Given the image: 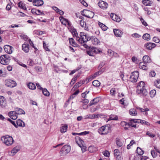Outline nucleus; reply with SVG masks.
<instances>
[{
	"label": "nucleus",
	"mask_w": 160,
	"mask_h": 160,
	"mask_svg": "<svg viewBox=\"0 0 160 160\" xmlns=\"http://www.w3.org/2000/svg\"><path fill=\"white\" fill-rule=\"evenodd\" d=\"M5 98L3 96H0V105L2 107L4 106L3 105L4 103V102L5 101Z\"/></svg>",
	"instance_id": "44"
},
{
	"label": "nucleus",
	"mask_w": 160,
	"mask_h": 160,
	"mask_svg": "<svg viewBox=\"0 0 160 160\" xmlns=\"http://www.w3.org/2000/svg\"><path fill=\"white\" fill-rule=\"evenodd\" d=\"M70 44L73 47H77L78 44L75 42L74 39L72 38H69L68 39Z\"/></svg>",
	"instance_id": "26"
},
{
	"label": "nucleus",
	"mask_w": 160,
	"mask_h": 160,
	"mask_svg": "<svg viewBox=\"0 0 160 160\" xmlns=\"http://www.w3.org/2000/svg\"><path fill=\"white\" fill-rule=\"evenodd\" d=\"M92 43L94 45H98L100 43V41L97 38H96L95 36H92L91 37V39H90Z\"/></svg>",
	"instance_id": "17"
},
{
	"label": "nucleus",
	"mask_w": 160,
	"mask_h": 160,
	"mask_svg": "<svg viewBox=\"0 0 160 160\" xmlns=\"http://www.w3.org/2000/svg\"><path fill=\"white\" fill-rule=\"evenodd\" d=\"M154 85L157 88H160V79H158L154 81Z\"/></svg>",
	"instance_id": "40"
},
{
	"label": "nucleus",
	"mask_w": 160,
	"mask_h": 160,
	"mask_svg": "<svg viewBox=\"0 0 160 160\" xmlns=\"http://www.w3.org/2000/svg\"><path fill=\"white\" fill-rule=\"evenodd\" d=\"M98 24L103 30L105 31L107 30L108 28L105 24L99 22H98Z\"/></svg>",
	"instance_id": "36"
},
{
	"label": "nucleus",
	"mask_w": 160,
	"mask_h": 160,
	"mask_svg": "<svg viewBox=\"0 0 160 160\" xmlns=\"http://www.w3.org/2000/svg\"><path fill=\"white\" fill-rule=\"evenodd\" d=\"M102 73V72L100 71H99L98 72H96L95 73H94L93 75H93L92 77H93L94 78H95L97 76H98L99 75L101 74Z\"/></svg>",
	"instance_id": "59"
},
{
	"label": "nucleus",
	"mask_w": 160,
	"mask_h": 160,
	"mask_svg": "<svg viewBox=\"0 0 160 160\" xmlns=\"http://www.w3.org/2000/svg\"><path fill=\"white\" fill-rule=\"evenodd\" d=\"M88 151L90 152H93L97 150V148L94 146H90L88 149Z\"/></svg>",
	"instance_id": "37"
},
{
	"label": "nucleus",
	"mask_w": 160,
	"mask_h": 160,
	"mask_svg": "<svg viewBox=\"0 0 160 160\" xmlns=\"http://www.w3.org/2000/svg\"><path fill=\"white\" fill-rule=\"evenodd\" d=\"M15 109L17 114H25V111L21 108H15Z\"/></svg>",
	"instance_id": "27"
},
{
	"label": "nucleus",
	"mask_w": 160,
	"mask_h": 160,
	"mask_svg": "<svg viewBox=\"0 0 160 160\" xmlns=\"http://www.w3.org/2000/svg\"><path fill=\"white\" fill-rule=\"evenodd\" d=\"M132 61L136 64L139 63V60L137 58L134 56L132 57Z\"/></svg>",
	"instance_id": "54"
},
{
	"label": "nucleus",
	"mask_w": 160,
	"mask_h": 160,
	"mask_svg": "<svg viewBox=\"0 0 160 160\" xmlns=\"http://www.w3.org/2000/svg\"><path fill=\"white\" fill-rule=\"evenodd\" d=\"M113 31L114 34L117 37H121L123 34L122 31L118 29H114Z\"/></svg>",
	"instance_id": "20"
},
{
	"label": "nucleus",
	"mask_w": 160,
	"mask_h": 160,
	"mask_svg": "<svg viewBox=\"0 0 160 160\" xmlns=\"http://www.w3.org/2000/svg\"><path fill=\"white\" fill-rule=\"evenodd\" d=\"M11 59V57L9 55H3L0 57V63L3 65H8Z\"/></svg>",
	"instance_id": "5"
},
{
	"label": "nucleus",
	"mask_w": 160,
	"mask_h": 160,
	"mask_svg": "<svg viewBox=\"0 0 160 160\" xmlns=\"http://www.w3.org/2000/svg\"><path fill=\"white\" fill-rule=\"evenodd\" d=\"M114 154L115 157L118 160H119V159L121 158V152L118 149H115L114 150Z\"/></svg>",
	"instance_id": "22"
},
{
	"label": "nucleus",
	"mask_w": 160,
	"mask_h": 160,
	"mask_svg": "<svg viewBox=\"0 0 160 160\" xmlns=\"http://www.w3.org/2000/svg\"><path fill=\"white\" fill-rule=\"evenodd\" d=\"M3 48L5 52L9 54L12 53L13 48L12 46L9 45H5L4 46Z\"/></svg>",
	"instance_id": "15"
},
{
	"label": "nucleus",
	"mask_w": 160,
	"mask_h": 160,
	"mask_svg": "<svg viewBox=\"0 0 160 160\" xmlns=\"http://www.w3.org/2000/svg\"><path fill=\"white\" fill-rule=\"evenodd\" d=\"M121 126L124 127L125 130H128L129 128V122L128 123L125 121H122L120 123Z\"/></svg>",
	"instance_id": "25"
},
{
	"label": "nucleus",
	"mask_w": 160,
	"mask_h": 160,
	"mask_svg": "<svg viewBox=\"0 0 160 160\" xmlns=\"http://www.w3.org/2000/svg\"><path fill=\"white\" fill-rule=\"evenodd\" d=\"M114 52L111 49H108V53L109 56H113L114 54Z\"/></svg>",
	"instance_id": "61"
},
{
	"label": "nucleus",
	"mask_w": 160,
	"mask_h": 160,
	"mask_svg": "<svg viewBox=\"0 0 160 160\" xmlns=\"http://www.w3.org/2000/svg\"><path fill=\"white\" fill-rule=\"evenodd\" d=\"M111 18L113 20L117 22H119L120 21V18L116 14H112L111 16Z\"/></svg>",
	"instance_id": "33"
},
{
	"label": "nucleus",
	"mask_w": 160,
	"mask_h": 160,
	"mask_svg": "<svg viewBox=\"0 0 160 160\" xmlns=\"http://www.w3.org/2000/svg\"><path fill=\"white\" fill-rule=\"evenodd\" d=\"M43 47L44 48L46 51H50L49 49V48H48V46L47 45L46 43L45 42V41L43 42Z\"/></svg>",
	"instance_id": "58"
},
{
	"label": "nucleus",
	"mask_w": 160,
	"mask_h": 160,
	"mask_svg": "<svg viewBox=\"0 0 160 160\" xmlns=\"http://www.w3.org/2000/svg\"><path fill=\"white\" fill-rule=\"evenodd\" d=\"M17 125L19 127H24L25 126V123L21 120L18 119L16 121Z\"/></svg>",
	"instance_id": "28"
},
{
	"label": "nucleus",
	"mask_w": 160,
	"mask_h": 160,
	"mask_svg": "<svg viewBox=\"0 0 160 160\" xmlns=\"http://www.w3.org/2000/svg\"><path fill=\"white\" fill-rule=\"evenodd\" d=\"M1 140L7 146H11L14 141L12 136L7 135L1 137Z\"/></svg>",
	"instance_id": "4"
},
{
	"label": "nucleus",
	"mask_w": 160,
	"mask_h": 160,
	"mask_svg": "<svg viewBox=\"0 0 160 160\" xmlns=\"http://www.w3.org/2000/svg\"><path fill=\"white\" fill-rule=\"evenodd\" d=\"M33 32L34 33L38 35H41L42 34V31L38 30H34Z\"/></svg>",
	"instance_id": "60"
},
{
	"label": "nucleus",
	"mask_w": 160,
	"mask_h": 160,
	"mask_svg": "<svg viewBox=\"0 0 160 160\" xmlns=\"http://www.w3.org/2000/svg\"><path fill=\"white\" fill-rule=\"evenodd\" d=\"M29 45L28 44L24 43L22 45V49L24 52L27 53L29 52Z\"/></svg>",
	"instance_id": "23"
},
{
	"label": "nucleus",
	"mask_w": 160,
	"mask_h": 160,
	"mask_svg": "<svg viewBox=\"0 0 160 160\" xmlns=\"http://www.w3.org/2000/svg\"><path fill=\"white\" fill-rule=\"evenodd\" d=\"M156 91L155 90L153 89L150 92V97L152 98H153L155 96L156 94Z\"/></svg>",
	"instance_id": "52"
},
{
	"label": "nucleus",
	"mask_w": 160,
	"mask_h": 160,
	"mask_svg": "<svg viewBox=\"0 0 160 160\" xmlns=\"http://www.w3.org/2000/svg\"><path fill=\"white\" fill-rule=\"evenodd\" d=\"M69 31L72 33L73 37L76 38L77 40V38H79V36H78V34L77 32V30L76 29L74 28L73 27H72L71 26L68 28Z\"/></svg>",
	"instance_id": "11"
},
{
	"label": "nucleus",
	"mask_w": 160,
	"mask_h": 160,
	"mask_svg": "<svg viewBox=\"0 0 160 160\" xmlns=\"http://www.w3.org/2000/svg\"><path fill=\"white\" fill-rule=\"evenodd\" d=\"M140 20L142 22V24L143 25H144L145 27H146L148 26V25L146 22L142 18H141Z\"/></svg>",
	"instance_id": "64"
},
{
	"label": "nucleus",
	"mask_w": 160,
	"mask_h": 160,
	"mask_svg": "<svg viewBox=\"0 0 160 160\" xmlns=\"http://www.w3.org/2000/svg\"><path fill=\"white\" fill-rule=\"evenodd\" d=\"M110 125L107 124L99 128L98 132L101 135H106L110 132Z\"/></svg>",
	"instance_id": "3"
},
{
	"label": "nucleus",
	"mask_w": 160,
	"mask_h": 160,
	"mask_svg": "<svg viewBox=\"0 0 160 160\" xmlns=\"http://www.w3.org/2000/svg\"><path fill=\"white\" fill-rule=\"evenodd\" d=\"M20 150L19 147L16 146L14 147L11 151V153H13L14 155L18 152Z\"/></svg>",
	"instance_id": "38"
},
{
	"label": "nucleus",
	"mask_w": 160,
	"mask_h": 160,
	"mask_svg": "<svg viewBox=\"0 0 160 160\" xmlns=\"http://www.w3.org/2000/svg\"><path fill=\"white\" fill-rule=\"evenodd\" d=\"M93 47H89L87 51V54L90 56H94L93 52Z\"/></svg>",
	"instance_id": "34"
},
{
	"label": "nucleus",
	"mask_w": 160,
	"mask_h": 160,
	"mask_svg": "<svg viewBox=\"0 0 160 160\" xmlns=\"http://www.w3.org/2000/svg\"><path fill=\"white\" fill-rule=\"evenodd\" d=\"M137 109L139 110L140 112H146L149 111V109L148 108H146L144 109L138 107L137 108Z\"/></svg>",
	"instance_id": "49"
},
{
	"label": "nucleus",
	"mask_w": 160,
	"mask_h": 160,
	"mask_svg": "<svg viewBox=\"0 0 160 160\" xmlns=\"http://www.w3.org/2000/svg\"><path fill=\"white\" fill-rule=\"evenodd\" d=\"M16 114V112L15 111H10L8 113V115L9 117L15 115Z\"/></svg>",
	"instance_id": "63"
},
{
	"label": "nucleus",
	"mask_w": 160,
	"mask_h": 160,
	"mask_svg": "<svg viewBox=\"0 0 160 160\" xmlns=\"http://www.w3.org/2000/svg\"><path fill=\"white\" fill-rule=\"evenodd\" d=\"M139 76V73L138 71H135L131 74L130 77V80L133 83L136 82Z\"/></svg>",
	"instance_id": "7"
},
{
	"label": "nucleus",
	"mask_w": 160,
	"mask_h": 160,
	"mask_svg": "<svg viewBox=\"0 0 160 160\" xmlns=\"http://www.w3.org/2000/svg\"><path fill=\"white\" fill-rule=\"evenodd\" d=\"M91 37L88 34L85 33L84 32H80L79 38H77V41L81 44L87 42L90 40Z\"/></svg>",
	"instance_id": "1"
},
{
	"label": "nucleus",
	"mask_w": 160,
	"mask_h": 160,
	"mask_svg": "<svg viewBox=\"0 0 160 160\" xmlns=\"http://www.w3.org/2000/svg\"><path fill=\"white\" fill-rule=\"evenodd\" d=\"M28 88L31 90H34L36 88L35 84L32 82H29L27 84Z\"/></svg>",
	"instance_id": "31"
},
{
	"label": "nucleus",
	"mask_w": 160,
	"mask_h": 160,
	"mask_svg": "<svg viewBox=\"0 0 160 160\" xmlns=\"http://www.w3.org/2000/svg\"><path fill=\"white\" fill-rule=\"evenodd\" d=\"M75 139L77 143L80 147H81V145H82L83 143L84 142L78 136L76 137Z\"/></svg>",
	"instance_id": "24"
},
{
	"label": "nucleus",
	"mask_w": 160,
	"mask_h": 160,
	"mask_svg": "<svg viewBox=\"0 0 160 160\" xmlns=\"http://www.w3.org/2000/svg\"><path fill=\"white\" fill-rule=\"evenodd\" d=\"M149 59V57L148 56L145 55L143 57L142 60L143 62L147 63L148 62V60Z\"/></svg>",
	"instance_id": "50"
},
{
	"label": "nucleus",
	"mask_w": 160,
	"mask_h": 160,
	"mask_svg": "<svg viewBox=\"0 0 160 160\" xmlns=\"http://www.w3.org/2000/svg\"><path fill=\"white\" fill-rule=\"evenodd\" d=\"M137 92L138 94H142L145 96L147 95L148 92L145 88L144 82L142 81L139 82L137 87Z\"/></svg>",
	"instance_id": "2"
},
{
	"label": "nucleus",
	"mask_w": 160,
	"mask_h": 160,
	"mask_svg": "<svg viewBox=\"0 0 160 160\" xmlns=\"http://www.w3.org/2000/svg\"><path fill=\"white\" fill-rule=\"evenodd\" d=\"M139 67L140 68L144 70H147L148 68L147 63L143 62L139 63Z\"/></svg>",
	"instance_id": "21"
},
{
	"label": "nucleus",
	"mask_w": 160,
	"mask_h": 160,
	"mask_svg": "<svg viewBox=\"0 0 160 160\" xmlns=\"http://www.w3.org/2000/svg\"><path fill=\"white\" fill-rule=\"evenodd\" d=\"M42 92L44 95L46 96H48L49 95V92L46 88H44L42 90Z\"/></svg>",
	"instance_id": "47"
},
{
	"label": "nucleus",
	"mask_w": 160,
	"mask_h": 160,
	"mask_svg": "<svg viewBox=\"0 0 160 160\" xmlns=\"http://www.w3.org/2000/svg\"><path fill=\"white\" fill-rule=\"evenodd\" d=\"M99 114H92L91 115L90 117H89V118L91 119L98 118Z\"/></svg>",
	"instance_id": "55"
},
{
	"label": "nucleus",
	"mask_w": 160,
	"mask_h": 160,
	"mask_svg": "<svg viewBox=\"0 0 160 160\" xmlns=\"http://www.w3.org/2000/svg\"><path fill=\"white\" fill-rule=\"evenodd\" d=\"M116 143L117 145L119 147H122V143L121 142L118 138L116 139Z\"/></svg>",
	"instance_id": "51"
},
{
	"label": "nucleus",
	"mask_w": 160,
	"mask_h": 160,
	"mask_svg": "<svg viewBox=\"0 0 160 160\" xmlns=\"http://www.w3.org/2000/svg\"><path fill=\"white\" fill-rule=\"evenodd\" d=\"M155 44L152 42H148L146 43L144 45V47L148 50H151L155 48Z\"/></svg>",
	"instance_id": "16"
},
{
	"label": "nucleus",
	"mask_w": 160,
	"mask_h": 160,
	"mask_svg": "<svg viewBox=\"0 0 160 160\" xmlns=\"http://www.w3.org/2000/svg\"><path fill=\"white\" fill-rule=\"evenodd\" d=\"M89 92V91H86L82 93L81 94V96L82 98H83L84 99L86 98H87V95L88 94Z\"/></svg>",
	"instance_id": "57"
},
{
	"label": "nucleus",
	"mask_w": 160,
	"mask_h": 160,
	"mask_svg": "<svg viewBox=\"0 0 160 160\" xmlns=\"http://www.w3.org/2000/svg\"><path fill=\"white\" fill-rule=\"evenodd\" d=\"M139 122V123H140L146 125L147 126H149L150 125V123L144 120H142L141 119H137Z\"/></svg>",
	"instance_id": "43"
},
{
	"label": "nucleus",
	"mask_w": 160,
	"mask_h": 160,
	"mask_svg": "<svg viewBox=\"0 0 160 160\" xmlns=\"http://www.w3.org/2000/svg\"><path fill=\"white\" fill-rule=\"evenodd\" d=\"M136 152L137 153L140 155H142L144 153V152L139 147L137 148Z\"/></svg>",
	"instance_id": "46"
},
{
	"label": "nucleus",
	"mask_w": 160,
	"mask_h": 160,
	"mask_svg": "<svg viewBox=\"0 0 160 160\" xmlns=\"http://www.w3.org/2000/svg\"><path fill=\"white\" fill-rule=\"evenodd\" d=\"M130 122H129V128L130 126H131L132 127L136 128V124H133V122L135 123H139V122L138 120L137 119H131L129 120Z\"/></svg>",
	"instance_id": "18"
},
{
	"label": "nucleus",
	"mask_w": 160,
	"mask_h": 160,
	"mask_svg": "<svg viewBox=\"0 0 160 160\" xmlns=\"http://www.w3.org/2000/svg\"><path fill=\"white\" fill-rule=\"evenodd\" d=\"M99 98H95L91 100L89 104L85 108H83L84 109H86L88 108V106L90 107L93 105H96L99 102Z\"/></svg>",
	"instance_id": "14"
},
{
	"label": "nucleus",
	"mask_w": 160,
	"mask_h": 160,
	"mask_svg": "<svg viewBox=\"0 0 160 160\" xmlns=\"http://www.w3.org/2000/svg\"><path fill=\"white\" fill-rule=\"evenodd\" d=\"M44 2L42 0H35L33 2V5L37 7H39L43 5Z\"/></svg>",
	"instance_id": "19"
},
{
	"label": "nucleus",
	"mask_w": 160,
	"mask_h": 160,
	"mask_svg": "<svg viewBox=\"0 0 160 160\" xmlns=\"http://www.w3.org/2000/svg\"><path fill=\"white\" fill-rule=\"evenodd\" d=\"M129 114L131 115L135 116L137 115V113L135 109L131 108L129 110Z\"/></svg>",
	"instance_id": "39"
},
{
	"label": "nucleus",
	"mask_w": 160,
	"mask_h": 160,
	"mask_svg": "<svg viewBox=\"0 0 160 160\" xmlns=\"http://www.w3.org/2000/svg\"><path fill=\"white\" fill-rule=\"evenodd\" d=\"M98 5L101 9L105 10L108 8V4L104 1H100L98 2Z\"/></svg>",
	"instance_id": "12"
},
{
	"label": "nucleus",
	"mask_w": 160,
	"mask_h": 160,
	"mask_svg": "<svg viewBox=\"0 0 160 160\" xmlns=\"http://www.w3.org/2000/svg\"><path fill=\"white\" fill-rule=\"evenodd\" d=\"M71 149V147L69 145H65L61 149L62 155H66L70 152Z\"/></svg>",
	"instance_id": "8"
},
{
	"label": "nucleus",
	"mask_w": 160,
	"mask_h": 160,
	"mask_svg": "<svg viewBox=\"0 0 160 160\" xmlns=\"http://www.w3.org/2000/svg\"><path fill=\"white\" fill-rule=\"evenodd\" d=\"M85 81H84L80 80L78 82L76 83L74 85V87L75 88H78L80 87L82 84L84 83Z\"/></svg>",
	"instance_id": "35"
},
{
	"label": "nucleus",
	"mask_w": 160,
	"mask_h": 160,
	"mask_svg": "<svg viewBox=\"0 0 160 160\" xmlns=\"http://www.w3.org/2000/svg\"><path fill=\"white\" fill-rule=\"evenodd\" d=\"M79 18L80 19L79 20L80 25L85 30H88V27L86 26V23L84 21V18L82 16H80L79 17Z\"/></svg>",
	"instance_id": "10"
},
{
	"label": "nucleus",
	"mask_w": 160,
	"mask_h": 160,
	"mask_svg": "<svg viewBox=\"0 0 160 160\" xmlns=\"http://www.w3.org/2000/svg\"><path fill=\"white\" fill-rule=\"evenodd\" d=\"M81 102H82L83 103L84 105H87L89 101L88 99L85 98L82 99L81 101Z\"/></svg>",
	"instance_id": "62"
},
{
	"label": "nucleus",
	"mask_w": 160,
	"mask_h": 160,
	"mask_svg": "<svg viewBox=\"0 0 160 160\" xmlns=\"http://www.w3.org/2000/svg\"><path fill=\"white\" fill-rule=\"evenodd\" d=\"M79 77V75H75L72 79L70 82V84L72 86L76 82L78 78Z\"/></svg>",
	"instance_id": "29"
},
{
	"label": "nucleus",
	"mask_w": 160,
	"mask_h": 160,
	"mask_svg": "<svg viewBox=\"0 0 160 160\" xmlns=\"http://www.w3.org/2000/svg\"><path fill=\"white\" fill-rule=\"evenodd\" d=\"M135 143V141L134 140H132L130 144H128L127 146V148L128 149H129L131 148V146H132Z\"/></svg>",
	"instance_id": "56"
},
{
	"label": "nucleus",
	"mask_w": 160,
	"mask_h": 160,
	"mask_svg": "<svg viewBox=\"0 0 160 160\" xmlns=\"http://www.w3.org/2000/svg\"><path fill=\"white\" fill-rule=\"evenodd\" d=\"M118 120V117L116 115H111L109 116V120Z\"/></svg>",
	"instance_id": "41"
},
{
	"label": "nucleus",
	"mask_w": 160,
	"mask_h": 160,
	"mask_svg": "<svg viewBox=\"0 0 160 160\" xmlns=\"http://www.w3.org/2000/svg\"><path fill=\"white\" fill-rule=\"evenodd\" d=\"M142 2L146 6H150L151 4V1L148 0H143L142 1Z\"/></svg>",
	"instance_id": "42"
},
{
	"label": "nucleus",
	"mask_w": 160,
	"mask_h": 160,
	"mask_svg": "<svg viewBox=\"0 0 160 160\" xmlns=\"http://www.w3.org/2000/svg\"><path fill=\"white\" fill-rule=\"evenodd\" d=\"M68 125L67 124H64L61 127V132L64 133L66 132L68 129Z\"/></svg>",
	"instance_id": "32"
},
{
	"label": "nucleus",
	"mask_w": 160,
	"mask_h": 160,
	"mask_svg": "<svg viewBox=\"0 0 160 160\" xmlns=\"http://www.w3.org/2000/svg\"><path fill=\"white\" fill-rule=\"evenodd\" d=\"M5 84L8 87L13 88L17 85L16 82L11 79L6 80L5 81Z\"/></svg>",
	"instance_id": "9"
},
{
	"label": "nucleus",
	"mask_w": 160,
	"mask_h": 160,
	"mask_svg": "<svg viewBox=\"0 0 160 160\" xmlns=\"http://www.w3.org/2000/svg\"><path fill=\"white\" fill-rule=\"evenodd\" d=\"M93 52L94 54V56L95 54L98 53L99 52H100V51L97 49V48L94 47H93Z\"/></svg>",
	"instance_id": "53"
},
{
	"label": "nucleus",
	"mask_w": 160,
	"mask_h": 160,
	"mask_svg": "<svg viewBox=\"0 0 160 160\" xmlns=\"http://www.w3.org/2000/svg\"><path fill=\"white\" fill-rule=\"evenodd\" d=\"M18 7L24 10H26L27 8L25 6V4L22 2V1L19 2L18 3Z\"/></svg>",
	"instance_id": "30"
},
{
	"label": "nucleus",
	"mask_w": 160,
	"mask_h": 160,
	"mask_svg": "<svg viewBox=\"0 0 160 160\" xmlns=\"http://www.w3.org/2000/svg\"><path fill=\"white\" fill-rule=\"evenodd\" d=\"M81 14L83 16L90 18H92L94 15L93 12L87 9H84L81 12Z\"/></svg>",
	"instance_id": "6"
},
{
	"label": "nucleus",
	"mask_w": 160,
	"mask_h": 160,
	"mask_svg": "<svg viewBox=\"0 0 160 160\" xmlns=\"http://www.w3.org/2000/svg\"><path fill=\"white\" fill-rule=\"evenodd\" d=\"M93 85L95 87H99L100 85V82L97 80H94L92 82Z\"/></svg>",
	"instance_id": "45"
},
{
	"label": "nucleus",
	"mask_w": 160,
	"mask_h": 160,
	"mask_svg": "<svg viewBox=\"0 0 160 160\" xmlns=\"http://www.w3.org/2000/svg\"><path fill=\"white\" fill-rule=\"evenodd\" d=\"M150 36L149 34L148 33H146L144 34L142 36V38L144 39L147 41L150 40Z\"/></svg>",
	"instance_id": "48"
},
{
	"label": "nucleus",
	"mask_w": 160,
	"mask_h": 160,
	"mask_svg": "<svg viewBox=\"0 0 160 160\" xmlns=\"http://www.w3.org/2000/svg\"><path fill=\"white\" fill-rule=\"evenodd\" d=\"M61 22L65 26H68L69 27L71 26V23L68 20L64 18L62 16H61Z\"/></svg>",
	"instance_id": "13"
}]
</instances>
